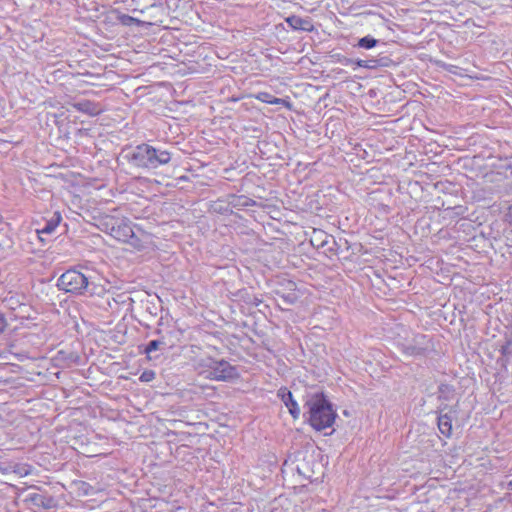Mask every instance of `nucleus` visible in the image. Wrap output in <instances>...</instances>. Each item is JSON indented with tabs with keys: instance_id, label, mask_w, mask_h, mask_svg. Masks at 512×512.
<instances>
[{
	"instance_id": "nucleus-6",
	"label": "nucleus",
	"mask_w": 512,
	"mask_h": 512,
	"mask_svg": "<svg viewBox=\"0 0 512 512\" xmlns=\"http://www.w3.org/2000/svg\"><path fill=\"white\" fill-rule=\"evenodd\" d=\"M430 348V339L423 334H418L413 341L403 345V352L409 356L423 355Z\"/></svg>"
},
{
	"instance_id": "nucleus-16",
	"label": "nucleus",
	"mask_w": 512,
	"mask_h": 512,
	"mask_svg": "<svg viewBox=\"0 0 512 512\" xmlns=\"http://www.w3.org/2000/svg\"><path fill=\"white\" fill-rule=\"evenodd\" d=\"M439 399L450 401L454 398L455 390L448 384H440L438 387Z\"/></svg>"
},
{
	"instance_id": "nucleus-4",
	"label": "nucleus",
	"mask_w": 512,
	"mask_h": 512,
	"mask_svg": "<svg viewBox=\"0 0 512 512\" xmlns=\"http://www.w3.org/2000/svg\"><path fill=\"white\" fill-rule=\"evenodd\" d=\"M110 234L115 239L129 243L133 246L138 244V237L135 235L131 222L127 218L111 219Z\"/></svg>"
},
{
	"instance_id": "nucleus-10",
	"label": "nucleus",
	"mask_w": 512,
	"mask_h": 512,
	"mask_svg": "<svg viewBox=\"0 0 512 512\" xmlns=\"http://www.w3.org/2000/svg\"><path fill=\"white\" fill-rule=\"evenodd\" d=\"M74 108L77 111L86 113L90 116H96L102 112V108L99 104L89 101V100H84V101L75 103Z\"/></svg>"
},
{
	"instance_id": "nucleus-25",
	"label": "nucleus",
	"mask_w": 512,
	"mask_h": 512,
	"mask_svg": "<svg viewBox=\"0 0 512 512\" xmlns=\"http://www.w3.org/2000/svg\"><path fill=\"white\" fill-rule=\"evenodd\" d=\"M507 488L509 490H512V480H510L508 483H507Z\"/></svg>"
},
{
	"instance_id": "nucleus-3",
	"label": "nucleus",
	"mask_w": 512,
	"mask_h": 512,
	"mask_svg": "<svg viewBox=\"0 0 512 512\" xmlns=\"http://www.w3.org/2000/svg\"><path fill=\"white\" fill-rule=\"evenodd\" d=\"M88 285V278L75 269L67 270L57 280V287L60 290L74 294H83Z\"/></svg>"
},
{
	"instance_id": "nucleus-9",
	"label": "nucleus",
	"mask_w": 512,
	"mask_h": 512,
	"mask_svg": "<svg viewBox=\"0 0 512 512\" xmlns=\"http://www.w3.org/2000/svg\"><path fill=\"white\" fill-rule=\"evenodd\" d=\"M171 160V153L167 150L157 149L151 145V169L166 165Z\"/></svg>"
},
{
	"instance_id": "nucleus-14",
	"label": "nucleus",
	"mask_w": 512,
	"mask_h": 512,
	"mask_svg": "<svg viewBox=\"0 0 512 512\" xmlns=\"http://www.w3.org/2000/svg\"><path fill=\"white\" fill-rule=\"evenodd\" d=\"M387 58L382 59H368V60H357L356 65L358 67L367 68V69H376L379 66L386 65Z\"/></svg>"
},
{
	"instance_id": "nucleus-19",
	"label": "nucleus",
	"mask_w": 512,
	"mask_h": 512,
	"mask_svg": "<svg viewBox=\"0 0 512 512\" xmlns=\"http://www.w3.org/2000/svg\"><path fill=\"white\" fill-rule=\"evenodd\" d=\"M166 345H167L166 337H162L161 339H158V340H152L145 347V352L147 354H150V353L158 350L161 346H166Z\"/></svg>"
},
{
	"instance_id": "nucleus-11",
	"label": "nucleus",
	"mask_w": 512,
	"mask_h": 512,
	"mask_svg": "<svg viewBox=\"0 0 512 512\" xmlns=\"http://www.w3.org/2000/svg\"><path fill=\"white\" fill-rule=\"evenodd\" d=\"M279 395L281 396L284 404L289 409L290 414L294 418H297L300 414V408H299L297 402L294 400L292 393L290 391L284 390V391H280Z\"/></svg>"
},
{
	"instance_id": "nucleus-2",
	"label": "nucleus",
	"mask_w": 512,
	"mask_h": 512,
	"mask_svg": "<svg viewBox=\"0 0 512 512\" xmlns=\"http://www.w3.org/2000/svg\"><path fill=\"white\" fill-rule=\"evenodd\" d=\"M198 370L205 378L216 381H227L238 377L236 367L225 360L203 358L198 363Z\"/></svg>"
},
{
	"instance_id": "nucleus-13",
	"label": "nucleus",
	"mask_w": 512,
	"mask_h": 512,
	"mask_svg": "<svg viewBox=\"0 0 512 512\" xmlns=\"http://www.w3.org/2000/svg\"><path fill=\"white\" fill-rule=\"evenodd\" d=\"M438 428L439 431L446 437H449L452 433V418L447 413L441 414L438 417Z\"/></svg>"
},
{
	"instance_id": "nucleus-15",
	"label": "nucleus",
	"mask_w": 512,
	"mask_h": 512,
	"mask_svg": "<svg viewBox=\"0 0 512 512\" xmlns=\"http://www.w3.org/2000/svg\"><path fill=\"white\" fill-rule=\"evenodd\" d=\"M255 98L263 103H267V104H274V105H278V104H284L285 103V100L281 99V98H277L275 96H273L272 94L268 93V92H259L255 95Z\"/></svg>"
},
{
	"instance_id": "nucleus-1",
	"label": "nucleus",
	"mask_w": 512,
	"mask_h": 512,
	"mask_svg": "<svg viewBox=\"0 0 512 512\" xmlns=\"http://www.w3.org/2000/svg\"><path fill=\"white\" fill-rule=\"evenodd\" d=\"M310 425L318 430L331 427L336 419V412L332 404L321 393L311 395L306 401Z\"/></svg>"
},
{
	"instance_id": "nucleus-7",
	"label": "nucleus",
	"mask_w": 512,
	"mask_h": 512,
	"mask_svg": "<svg viewBox=\"0 0 512 512\" xmlns=\"http://www.w3.org/2000/svg\"><path fill=\"white\" fill-rule=\"evenodd\" d=\"M25 501L36 511L50 510L56 506L54 498L44 493H30Z\"/></svg>"
},
{
	"instance_id": "nucleus-20",
	"label": "nucleus",
	"mask_w": 512,
	"mask_h": 512,
	"mask_svg": "<svg viewBox=\"0 0 512 512\" xmlns=\"http://www.w3.org/2000/svg\"><path fill=\"white\" fill-rule=\"evenodd\" d=\"M14 472L20 477H24L30 473V469L27 465H17L14 469Z\"/></svg>"
},
{
	"instance_id": "nucleus-18",
	"label": "nucleus",
	"mask_w": 512,
	"mask_h": 512,
	"mask_svg": "<svg viewBox=\"0 0 512 512\" xmlns=\"http://www.w3.org/2000/svg\"><path fill=\"white\" fill-rule=\"evenodd\" d=\"M378 43V40L374 37L367 35L363 38H360L357 43V47L363 48V49H372L374 48Z\"/></svg>"
},
{
	"instance_id": "nucleus-24",
	"label": "nucleus",
	"mask_w": 512,
	"mask_h": 512,
	"mask_svg": "<svg viewBox=\"0 0 512 512\" xmlns=\"http://www.w3.org/2000/svg\"><path fill=\"white\" fill-rule=\"evenodd\" d=\"M351 63H352V60H351V59H345V60L343 61V64H345V65H349V64H351Z\"/></svg>"
},
{
	"instance_id": "nucleus-8",
	"label": "nucleus",
	"mask_w": 512,
	"mask_h": 512,
	"mask_svg": "<svg viewBox=\"0 0 512 512\" xmlns=\"http://www.w3.org/2000/svg\"><path fill=\"white\" fill-rule=\"evenodd\" d=\"M286 23L293 30L305 32H311L314 30V25L309 17L302 18L296 15H292L286 18Z\"/></svg>"
},
{
	"instance_id": "nucleus-22",
	"label": "nucleus",
	"mask_w": 512,
	"mask_h": 512,
	"mask_svg": "<svg viewBox=\"0 0 512 512\" xmlns=\"http://www.w3.org/2000/svg\"><path fill=\"white\" fill-rule=\"evenodd\" d=\"M6 326V320L3 314L0 313V331H3Z\"/></svg>"
},
{
	"instance_id": "nucleus-21",
	"label": "nucleus",
	"mask_w": 512,
	"mask_h": 512,
	"mask_svg": "<svg viewBox=\"0 0 512 512\" xmlns=\"http://www.w3.org/2000/svg\"><path fill=\"white\" fill-rule=\"evenodd\" d=\"M155 378V372L152 370H146L140 375V381L150 382Z\"/></svg>"
},
{
	"instance_id": "nucleus-23",
	"label": "nucleus",
	"mask_w": 512,
	"mask_h": 512,
	"mask_svg": "<svg viewBox=\"0 0 512 512\" xmlns=\"http://www.w3.org/2000/svg\"><path fill=\"white\" fill-rule=\"evenodd\" d=\"M507 218H508L509 222L512 224V205L508 209Z\"/></svg>"
},
{
	"instance_id": "nucleus-12",
	"label": "nucleus",
	"mask_w": 512,
	"mask_h": 512,
	"mask_svg": "<svg viewBox=\"0 0 512 512\" xmlns=\"http://www.w3.org/2000/svg\"><path fill=\"white\" fill-rule=\"evenodd\" d=\"M62 220L60 212H55L50 220H48L45 224V226L37 230V233L39 234V238L43 241V238L41 235L43 234H51L53 233L58 225L60 224Z\"/></svg>"
},
{
	"instance_id": "nucleus-17",
	"label": "nucleus",
	"mask_w": 512,
	"mask_h": 512,
	"mask_svg": "<svg viewBox=\"0 0 512 512\" xmlns=\"http://www.w3.org/2000/svg\"><path fill=\"white\" fill-rule=\"evenodd\" d=\"M182 336V331L176 328H173L169 330L165 335L162 337H166L167 345L168 347H173L177 342L180 341V338Z\"/></svg>"
},
{
	"instance_id": "nucleus-5",
	"label": "nucleus",
	"mask_w": 512,
	"mask_h": 512,
	"mask_svg": "<svg viewBox=\"0 0 512 512\" xmlns=\"http://www.w3.org/2000/svg\"><path fill=\"white\" fill-rule=\"evenodd\" d=\"M125 158L132 166L151 169V145L145 143L137 145L125 155Z\"/></svg>"
}]
</instances>
